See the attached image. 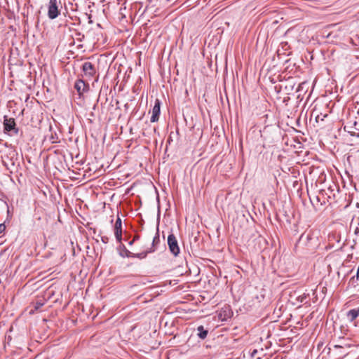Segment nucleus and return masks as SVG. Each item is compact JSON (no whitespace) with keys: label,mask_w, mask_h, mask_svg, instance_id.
<instances>
[{"label":"nucleus","mask_w":359,"mask_h":359,"mask_svg":"<svg viewBox=\"0 0 359 359\" xmlns=\"http://www.w3.org/2000/svg\"><path fill=\"white\" fill-rule=\"evenodd\" d=\"M344 129L351 135L359 137V119L357 120V118L350 119L344 126Z\"/></svg>","instance_id":"1"},{"label":"nucleus","mask_w":359,"mask_h":359,"mask_svg":"<svg viewBox=\"0 0 359 359\" xmlns=\"http://www.w3.org/2000/svg\"><path fill=\"white\" fill-rule=\"evenodd\" d=\"M58 4H60V2H57V0L49 1L48 5V16L50 19H55L60 14V10L58 8Z\"/></svg>","instance_id":"2"},{"label":"nucleus","mask_w":359,"mask_h":359,"mask_svg":"<svg viewBox=\"0 0 359 359\" xmlns=\"http://www.w3.org/2000/svg\"><path fill=\"white\" fill-rule=\"evenodd\" d=\"M168 245L170 252L177 257L180 254V247L176 237L173 233H170L168 237Z\"/></svg>","instance_id":"3"},{"label":"nucleus","mask_w":359,"mask_h":359,"mask_svg":"<svg viewBox=\"0 0 359 359\" xmlns=\"http://www.w3.org/2000/svg\"><path fill=\"white\" fill-rule=\"evenodd\" d=\"M82 70L84 75L88 78H93L96 74L95 66L90 62H85L82 66Z\"/></svg>","instance_id":"4"},{"label":"nucleus","mask_w":359,"mask_h":359,"mask_svg":"<svg viewBox=\"0 0 359 359\" xmlns=\"http://www.w3.org/2000/svg\"><path fill=\"white\" fill-rule=\"evenodd\" d=\"M161 113V102L159 100L156 99L155 100L154 106L153 107L151 111V122H156L158 120L159 115Z\"/></svg>","instance_id":"5"},{"label":"nucleus","mask_w":359,"mask_h":359,"mask_svg":"<svg viewBox=\"0 0 359 359\" xmlns=\"http://www.w3.org/2000/svg\"><path fill=\"white\" fill-rule=\"evenodd\" d=\"M114 234L116 240L121 242L122 239V222L119 217H118L115 226H114Z\"/></svg>","instance_id":"6"},{"label":"nucleus","mask_w":359,"mask_h":359,"mask_svg":"<svg viewBox=\"0 0 359 359\" xmlns=\"http://www.w3.org/2000/svg\"><path fill=\"white\" fill-rule=\"evenodd\" d=\"M4 130L7 132L15 130V133H18V130L15 129V123L13 118H5L4 122Z\"/></svg>","instance_id":"7"},{"label":"nucleus","mask_w":359,"mask_h":359,"mask_svg":"<svg viewBox=\"0 0 359 359\" xmlns=\"http://www.w3.org/2000/svg\"><path fill=\"white\" fill-rule=\"evenodd\" d=\"M74 88L77 90L79 95H81L85 91L87 90L88 85L86 84L83 80H78L74 85Z\"/></svg>","instance_id":"8"},{"label":"nucleus","mask_w":359,"mask_h":359,"mask_svg":"<svg viewBox=\"0 0 359 359\" xmlns=\"http://www.w3.org/2000/svg\"><path fill=\"white\" fill-rule=\"evenodd\" d=\"M160 243V237L158 232L157 231L156 233L155 236L153 238L152 240V245L151 247L149 250V252H154L156 250V246Z\"/></svg>","instance_id":"9"},{"label":"nucleus","mask_w":359,"mask_h":359,"mask_svg":"<svg viewBox=\"0 0 359 359\" xmlns=\"http://www.w3.org/2000/svg\"><path fill=\"white\" fill-rule=\"evenodd\" d=\"M347 319L350 322H353L354 320H355L358 317H359V314L355 310V309H351L347 312L346 314Z\"/></svg>","instance_id":"10"},{"label":"nucleus","mask_w":359,"mask_h":359,"mask_svg":"<svg viewBox=\"0 0 359 359\" xmlns=\"http://www.w3.org/2000/svg\"><path fill=\"white\" fill-rule=\"evenodd\" d=\"M232 312L229 308H225L222 311L219 313L220 318L222 320H226L231 316Z\"/></svg>","instance_id":"11"},{"label":"nucleus","mask_w":359,"mask_h":359,"mask_svg":"<svg viewBox=\"0 0 359 359\" xmlns=\"http://www.w3.org/2000/svg\"><path fill=\"white\" fill-rule=\"evenodd\" d=\"M198 336L199 338L204 339L208 335V330H205L203 326L200 325L197 328Z\"/></svg>","instance_id":"12"},{"label":"nucleus","mask_w":359,"mask_h":359,"mask_svg":"<svg viewBox=\"0 0 359 359\" xmlns=\"http://www.w3.org/2000/svg\"><path fill=\"white\" fill-rule=\"evenodd\" d=\"M149 253V250L143 252H140L138 254H136L134 257L140 258V259H144L147 257V254Z\"/></svg>","instance_id":"13"},{"label":"nucleus","mask_w":359,"mask_h":359,"mask_svg":"<svg viewBox=\"0 0 359 359\" xmlns=\"http://www.w3.org/2000/svg\"><path fill=\"white\" fill-rule=\"evenodd\" d=\"M306 298H307V294L305 293H303L302 294H301L297 297V300L300 303H303Z\"/></svg>","instance_id":"14"},{"label":"nucleus","mask_w":359,"mask_h":359,"mask_svg":"<svg viewBox=\"0 0 359 359\" xmlns=\"http://www.w3.org/2000/svg\"><path fill=\"white\" fill-rule=\"evenodd\" d=\"M43 302H37L34 304V311H37L40 308H41L43 306Z\"/></svg>","instance_id":"15"},{"label":"nucleus","mask_w":359,"mask_h":359,"mask_svg":"<svg viewBox=\"0 0 359 359\" xmlns=\"http://www.w3.org/2000/svg\"><path fill=\"white\" fill-rule=\"evenodd\" d=\"M6 229V226L4 224H0V233L4 231Z\"/></svg>","instance_id":"16"},{"label":"nucleus","mask_w":359,"mask_h":359,"mask_svg":"<svg viewBox=\"0 0 359 359\" xmlns=\"http://www.w3.org/2000/svg\"><path fill=\"white\" fill-rule=\"evenodd\" d=\"M356 277H357L358 279H359V266H358V268L357 269Z\"/></svg>","instance_id":"17"},{"label":"nucleus","mask_w":359,"mask_h":359,"mask_svg":"<svg viewBox=\"0 0 359 359\" xmlns=\"http://www.w3.org/2000/svg\"><path fill=\"white\" fill-rule=\"evenodd\" d=\"M135 242V239H133L131 241L129 242V245H133V243Z\"/></svg>","instance_id":"18"},{"label":"nucleus","mask_w":359,"mask_h":359,"mask_svg":"<svg viewBox=\"0 0 359 359\" xmlns=\"http://www.w3.org/2000/svg\"><path fill=\"white\" fill-rule=\"evenodd\" d=\"M138 238H139V236H135V238H134L133 239H135V240H137V239H138Z\"/></svg>","instance_id":"19"},{"label":"nucleus","mask_w":359,"mask_h":359,"mask_svg":"<svg viewBox=\"0 0 359 359\" xmlns=\"http://www.w3.org/2000/svg\"><path fill=\"white\" fill-rule=\"evenodd\" d=\"M335 347H336V348H339V347H341V346H338V345H335Z\"/></svg>","instance_id":"20"}]
</instances>
